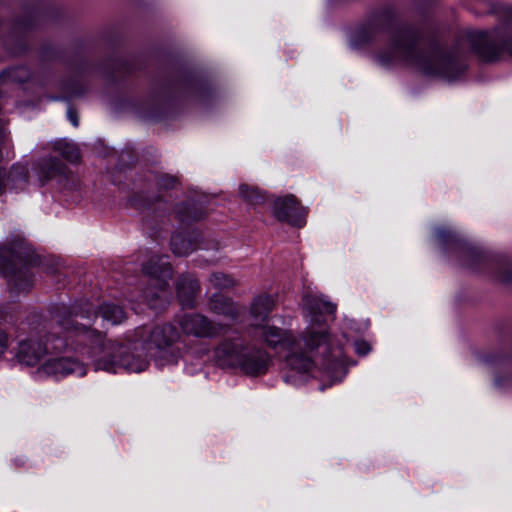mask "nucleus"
Wrapping results in <instances>:
<instances>
[{
	"label": "nucleus",
	"instance_id": "10",
	"mask_svg": "<svg viewBox=\"0 0 512 512\" xmlns=\"http://www.w3.org/2000/svg\"><path fill=\"white\" fill-rule=\"evenodd\" d=\"M61 345H51L49 339L44 343L38 336H30L19 343L17 359L27 366L40 365L50 354L51 349L59 350Z\"/></svg>",
	"mask_w": 512,
	"mask_h": 512
},
{
	"label": "nucleus",
	"instance_id": "9",
	"mask_svg": "<svg viewBox=\"0 0 512 512\" xmlns=\"http://www.w3.org/2000/svg\"><path fill=\"white\" fill-rule=\"evenodd\" d=\"M54 351L56 350L51 349L47 358L38 366L36 374L39 377L60 379L69 374L77 376L86 374V368L81 362L69 356H57Z\"/></svg>",
	"mask_w": 512,
	"mask_h": 512
},
{
	"label": "nucleus",
	"instance_id": "2",
	"mask_svg": "<svg viewBox=\"0 0 512 512\" xmlns=\"http://www.w3.org/2000/svg\"><path fill=\"white\" fill-rule=\"evenodd\" d=\"M377 58L382 65L401 61L415 66L426 74H441L448 80L454 78L449 72L454 65L450 58L444 57L438 52L423 53L419 51L406 34L399 35L389 47L388 52L380 53Z\"/></svg>",
	"mask_w": 512,
	"mask_h": 512
},
{
	"label": "nucleus",
	"instance_id": "13",
	"mask_svg": "<svg viewBox=\"0 0 512 512\" xmlns=\"http://www.w3.org/2000/svg\"><path fill=\"white\" fill-rule=\"evenodd\" d=\"M29 169L26 164L15 163L9 170L0 168V196L6 192H21L28 185Z\"/></svg>",
	"mask_w": 512,
	"mask_h": 512
},
{
	"label": "nucleus",
	"instance_id": "18",
	"mask_svg": "<svg viewBox=\"0 0 512 512\" xmlns=\"http://www.w3.org/2000/svg\"><path fill=\"white\" fill-rule=\"evenodd\" d=\"M64 172L65 166L55 158L42 159L38 164V177L41 185H44L58 175L64 174Z\"/></svg>",
	"mask_w": 512,
	"mask_h": 512
},
{
	"label": "nucleus",
	"instance_id": "24",
	"mask_svg": "<svg viewBox=\"0 0 512 512\" xmlns=\"http://www.w3.org/2000/svg\"><path fill=\"white\" fill-rule=\"evenodd\" d=\"M8 347V336L6 332L0 329V357L5 353Z\"/></svg>",
	"mask_w": 512,
	"mask_h": 512
},
{
	"label": "nucleus",
	"instance_id": "23",
	"mask_svg": "<svg viewBox=\"0 0 512 512\" xmlns=\"http://www.w3.org/2000/svg\"><path fill=\"white\" fill-rule=\"evenodd\" d=\"M354 347L356 353L362 356L368 354L371 350L370 344L364 340L356 341Z\"/></svg>",
	"mask_w": 512,
	"mask_h": 512
},
{
	"label": "nucleus",
	"instance_id": "14",
	"mask_svg": "<svg viewBox=\"0 0 512 512\" xmlns=\"http://www.w3.org/2000/svg\"><path fill=\"white\" fill-rule=\"evenodd\" d=\"M10 262L13 265L12 269L1 263L0 267L4 270L11 294L17 296L20 293L28 292L33 285L30 267L28 265H18L14 260H10Z\"/></svg>",
	"mask_w": 512,
	"mask_h": 512
},
{
	"label": "nucleus",
	"instance_id": "26",
	"mask_svg": "<svg viewBox=\"0 0 512 512\" xmlns=\"http://www.w3.org/2000/svg\"><path fill=\"white\" fill-rule=\"evenodd\" d=\"M450 235V232L445 228H438L436 230V236L439 240L444 241L446 237Z\"/></svg>",
	"mask_w": 512,
	"mask_h": 512
},
{
	"label": "nucleus",
	"instance_id": "27",
	"mask_svg": "<svg viewBox=\"0 0 512 512\" xmlns=\"http://www.w3.org/2000/svg\"><path fill=\"white\" fill-rule=\"evenodd\" d=\"M68 119L71 121V123L77 127L78 126V118L77 115L73 112L72 109H68Z\"/></svg>",
	"mask_w": 512,
	"mask_h": 512
},
{
	"label": "nucleus",
	"instance_id": "1",
	"mask_svg": "<svg viewBox=\"0 0 512 512\" xmlns=\"http://www.w3.org/2000/svg\"><path fill=\"white\" fill-rule=\"evenodd\" d=\"M93 317L95 320L100 317L102 326L104 323L116 325L124 321L126 314L120 306L113 303H104L97 311L91 304L84 303L74 307L71 319L67 323H63L65 328L74 329L83 342L90 343L91 355L89 358H91L95 370L117 373L123 369L139 373L148 367L149 362L146 358L135 356L130 353L128 347L105 340L100 332L89 329L88 324Z\"/></svg>",
	"mask_w": 512,
	"mask_h": 512
},
{
	"label": "nucleus",
	"instance_id": "21",
	"mask_svg": "<svg viewBox=\"0 0 512 512\" xmlns=\"http://www.w3.org/2000/svg\"><path fill=\"white\" fill-rule=\"evenodd\" d=\"M209 281L213 285V287L219 289L232 288L237 284L236 280L232 276L224 274L222 272L212 273L209 278Z\"/></svg>",
	"mask_w": 512,
	"mask_h": 512
},
{
	"label": "nucleus",
	"instance_id": "19",
	"mask_svg": "<svg viewBox=\"0 0 512 512\" xmlns=\"http://www.w3.org/2000/svg\"><path fill=\"white\" fill-rule=\"evenodd\" d=\"M55 150H57L65 159L70 162H76L80 158L79 149L75 144L60 140L55 143Z\"/></svg>",
	"mask_w": 512,
	"mask_h": 512
},
{
	"label": "nucleus",
	"instance_id": "17",
	"mask_svg": "<svg viewBox=\"0 0 512 512\" xmlns=\"http://www.w3.org/2000/svg\"><path fill=\"white\" fill-rule=\"evenodd\" d=\"M274 307V300L268 295L257 296L251 305L252 325L260 326L266 323L269 313Z\"/></svg>",
	"mask_w": 512,
	"mask_h": 512
},
{
	"label": "nucleus",
	"instance_id": "15",
	"mask_svg": "<svg viewBox=\"0 0 512 512\" xmlns=\"http://www.w3.org/2000/svg\"><path fill=\"white\" fill-rule=\"evenodd\" d=\"M176 290L181 305L183 307H192L199 291V284L192 276L184 275L177 281Z\"/></svg>",
	"mask_w": 512,
	"mask_h": 512
},
{
	"label": "nucleus",
	"instance_id": "29",
	"mask_svg": "<svg viewBox=\"0 0 512 512\" xmlns=\"http://www.w3.org/2000/svg\"><path fill=\"white\" fill-rule=\"evenodd\" d=\"M460 72H463L464 71V67L461 66L460 69H459Z\"/></svg>",
	"mask_w": 512,
	"mask_h": 512
},
{
	"label": "nucleus",
	"instance_id": "12",
	"mask_svg": "<svg viewBox=\"0 0 512 512\" xmlns=\"http://www.w3.org/2000/svg\"><path fill=\"white\" fill-rule=\"evenodd\" d=\"M272 211L273 215L280 221H285L298 227H302L305 224L306 208L301 206L293 195L275 199Z\"/></svg>",
	"mask_w": 512,
	"mask_h": 512
},
{
	"label": "nucleus",
	"instance_id": "6",
	"mask_svg": "<svg viewBox=\"0 0 512 512\" xmlns=\"http://www.w3.org/2000/svg\"><path fill=\"white\" fill-rule=\"evenodd\" d=\"M143 272L148 276L149 285L143 292L147 304L154 309L166 305L171 294L168 290V281L172 277V271L167 258L154 256L144 265Z\"/></svg>",
	"mask_w": 512,
	"mask_h": 512
},
{
	"label": "nucleus",
	"instance_id": "25",
	"mask_svg": "<svg viewBox=\"0 0 512 512\" xmlns=\"http://www.w3.org/2000/svg\"><path fill=\"white\" fill-rule=\"evenodd\" d=\"M175 180L172 177L165 176L162 178L160 185L164 188H171L174 186Z\"/></svg>",
	"mask_w": 512,
	"mask_h": 512
},
{
	"label": "nucleus",
	"instance_id": "22",
	"mask_svg": "<svg viewBox=\"0 0 512 512\" xmlns=\"http://www.w3.org/2000/svg\"><path fill=\"white\" fill-rule=\"evenodd\" d=\"M171 247L173 252L178 256L188 255L192 251L190 243L179 235L172 237Z\"/></svg>",
	"mask_w": 512,
	"mask_h": 512
},
{
	"label": "nucleus",
	"instance_id": "5",
	"mask_svg": "<svg viewBox=\"0 0 512 512\" xmlns=\"http://www.w3.org/2000/svg\"><path fill=\"white\" fill-rule=\"evenodd\" d=\"M214 357L219 366L238 368L250 376L266 373L270 364V358L265 351L245 346L240 339L221 343L215 350Z\"/></svg>",
	"mask_w": 512,
	"mask_h": 512
},
{
	"label": "nucleus",
	"instance_id": "3",
	"mask_svg": "<svg viewBox=\"0 0 512 512\" xmlns=\"http://www.w3.org/2000/svg\"><path fill=\"white\" fill-rule=\"evenodd\" d=\"M303 307L309 318V325L303 334L306 348L310 351L322 349L324 356H340L341 349L332 344L323 322V315L333 314L336 306L321 296L308 293L303 297Z\"/></svg>",
	"mask_w": 512,
	"mask_h": 512
},
{
	"label": "nucleus",
	"instance_id": "28",
	"mask_svg": "<svg viewBox=\"0 0 512 512\" xmlns=\"http://www.w3.org/2000/svg\"><path fill=\"white\" fill-rule=\"evenodd\" d=\"M9 253V250L6 248L0 249V258L6 256Z\"/></svg>",
	"mask_w": 512,
	"mask_h": 512
},
{
	"label": "nucleus",
	"instance_id": "20",
	"mask_svg": "<svg viewBox=\"0 0 512 512\" xmlns=\"http://www.w3.org/2000/svg\"><path fill=\"white\" fill-rule=\"evenodd\" d=\"M239 194L251 205L260 204L263 200L261 192L256 187L247 184H241L239 186Z\"/></svg>",
	"mask_w": 512,
	"mask_h": 512
},
{
	"label": "nucleus",
	"instance_id": "30",
	"mask_svg": "<svg viewBox=\"0 0 512 512\" xmlns=\"http://www.w3.org/2000/svg\"><path fill=\"white\" fill-rule=\"evenodd\" d=\"M16 81H23L24 79H21V78H18V79H15Z\"/></svg>",
	"mask_w": 512,
	"mask_h": 512
},
{
	"label": "nucleus",
	"instance_id": "4",
	"mask_svg": "<svg viewBox=\"0 0 512 512\" xmlns=\"http://www.w3.org/2000/svg\"><path fill=\"white\" fill-rule=\"evenodd\" d=\"M256 327L259 329V335L270 347L290 352L286 356V363L290 370L285 376V381L293 384L304 382L312 371L314 364L309 357L299 352L301 349L300 341L290 331L275 326L264 323Z\"/></svg>",
	"mask_w": 512,
	"mask_h": 512
},
{
	"label": "nucleus",
	"instance_id": "11",
	"mask_svg": "<svg viewBox=\"0 0 512 512\" xmlns=\"http://www.w3.org/2000/svg\"><path fill=\"white\" fill-rule=\"evenodd\" d=\"M182 332L198 338H212L224 331L226 324L215 323L201 314H184L178 320Z\"/></svg>",
	"mask_w": 512,
	"mask_h": 512
},
{
	"label": "nucleus",
	"instance_id": "16",
	"mask_svg": "<svg viewBox=\"0 0 512 512\" xmlns=\"http://www.w3.org/2000/svg\"><path fill=\"white\" fill-rule=\"evenodd\" d=\"M208 305L212 313L223 316L230 322L235 321L239 315L237 306L229 298L220 294H214Z\"/></svg>",
	"mask_w": 512,
	"mask_h": 512
},
{
	"label": "nucleus",
	"instance_id": "7",
	"mask_svg": "<svg viewBox=\"0 0 512 512\" xmlns=\"http://www.w3.org/2000/svg\"><path fill=\"white\" fill-rule=\"evenodd\" d=\"M139 341L144 348L151 351L153 348L159 353V359H156L158 365H163L161 358H167V363H172L180 356L179 351L173 348V344L179 339L180 335L176 327L170 324L155 326L152 328H141L137 331Z\"/></svg>",
	"mask_w": 512,
	"mask_h": 512
},
{
	"label": "nucleus",
	"instance_id": "8",
	"mask_svg": "<svg viewBox=\"0 0 512 512\" xmlns=\"http://www.w3.org/2000/svg\"><path fill=\"white\" fill-rule=\"evenodd\" d=\"M470 41L476 52L486 61L497 59L503 52L512 56V34L508 35L503 30L475 31L471 33Z\"/></svg>",
	"mask_w": 512,
	"mask_h": 512
}]
</instances>
